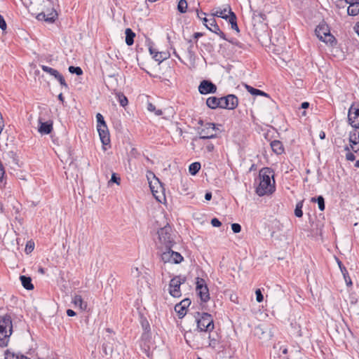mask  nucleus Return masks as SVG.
<instances>
[{"label": "nucleus", "mask_w": 359, "mask_h": 359, "mask_svg": "<svg viewBox=\"0 0 359 359\" xmlns=\"http://www.w3.org/2000/svg\"><path fill=\"white\" fill-rule=\"evenodd\" d=\"M100 140L103 145H108L110 143V136L107 125H102L97 128Z\"/></svg>", "instance_id": "13"}, {"label": "nucleus", "mask_w": 359, "mask_h": 359, "mask_svg": "<svg viewBox=\"0 0 359 359\" xmlns=\"http://www.w3.org/2000/svg\"><path fill=\"white\" fill-rule=\"evenodd\" d=\"M316 35L322 41L332 43L334 40L333 36L330 34L327 25L320 24L315 30Z\"/></svg>", "instance_id": "8"}, {"label": "nucleus", "mask_w": 359, "mask_h": 359, "mask_svg": "<svg viewBox=\"0 0 359 359\" xmlns=\"http://www.w3.org/2000/svg\"><path fill=\"white\" fill-rule=\"evenodd\" d=\"M41 68L42 69V70L43 72L50 74L51 76H53L55 78L59 74V72L57 71L56 69H53V68L49 67L46 66V65H41Z\"/></svg>", "instance_id": "35"}, {"label": "nucleus", "mask_w": 359, "mask_h": 359, "mask_svg": "<svg viewBox=\"0 0 359 359\" xmlns=\"http://www.w3.org/2000/svg\"><path fill=\"white\" fill-rule=\"evenodd\" d=\"M141 325L144 331V334L150 332L151 328L149 321L146 318H142L141 319Z\"/></svg>", "instance_id": "37"}, {"label": "nucleus", "mask_w": 359, "mask_h": 359, "mask_svg": "<svg viewBox=\"0 0 359 359\" xmlns=\"http://www.w3.org/2000/svg\"><path fill=\"white\" fill-rule=\"evenodd\" d=\"M354 29L359 36V22L355 25Z\"/></svg>", "instance_id": "64"}, {"label": "nucleus", "mask_w": 359, "mask_h": 359, "mask_svg": "<svg viewBox=\"0 0 359 359\" xmlns=\"http://www.w3.org/2000/svg\"><path fill=\"white\" fill-rule=\"evenodd\" d=\"M36 18L39 20H44L46 21V19L47 18H46V13L42 12V13H40L37 15L36 16Z\"/></svg>", "instance_id": "55"}, {"label": "nucleus", "mask_w": 359, "mask_h": 359, "mask_svg": "<svg viewBox=\"0 0 359 359\" xmlns=\"http://www.w3.org/2000/svg\"><path fill=\"white\" fill-rule=\"evenodd\" d=\"M208 340L209 341L208 345H205V347H210L214 350H216L217 348H219L220 345V339L218 334H211L209 332Z\"/></svg>", "instance_id": "18"}, {"label": "nucleus", "mask_w": 359, "mask_h": 359, "mask_svg": "<svg viewBox=\"0 0 359 359\" xmlns=\"http://www.w3.org/2000/svg\"><path fill=\"white\" fill-rule=\"evenodd\" d=\"M203 35V34L201 32H196V33H194L193 36L195 39L197 40L199 37H201Z\"/></svg>", "instance_id": "61"}, {"label": "nucleus", "mask_w": 359, "mask_h": 359, "mask_svg": "<svg viewBox=\"0 0 359 359\" xmlns=\"http://www.w3.org/2000/svg\"><path fill=\"white\" fill-rule=\"evenodd\" d=\"M142 272L137 266H133L131 268L130 274L133 278H139L141 275Z\"/></svg>", "instance_id": "43"}, {"label": "nucleus", "mask_w": 359, "mask_h": 359, "mask_svg": "<svg viewBox=\"0 0 359 359\" xmlns=\"http://www.w3.org/2000/svg\"><path fill=\"white\" fill-rule=\"evenodd\" d=\"M336 260H337V264L340 269V271H341V273L343 274V276H344V278L346 285L348 287H351L353 285V283H352L351 277L348 275L346 268L344 266V264L339 260V258L336 257Z\"/></svg>", "instance_id": "19"}, {"label": "nucleus", "mask_w": 359, "mask_h": 359, "mask_svg": "<svg viewBox=\"0 0 359 359\" xmlns=\"http://www.w3.org/2000/svg\"><path fill=\"white\" fill-rule=\"evenodd\" d=\"M55 79H56L60 82V85H61L62 86H64V87H65V88H68V85H67V83H66V81H65V79H64L63 76H62L61 74H60V73H59V74L56 76Z\"/></svg>", "instance_id": "46"}, {"label": "nucleus", "mask_w": 359, "mask_h": 359, "mask_svg": "<svg viewBox=\"0 0 359 359\" xmlns=\"http://www.w3.org/2000/svg\"><path fill=\"white\" fill-rule=\"evenodd\" d=\"M197 316H195L196 321L197 323V330L199 332H211L214 327V320L212 316L205 312L196 313Z\"/></svg>", "instance_id": "4"}, {"label": "nucleus", "mask_w": 359, "mask_h": 359, "mask_svg": "<svg viewBox=\"0 0 359 359\" xmlns=\"http://www.w3.org/2000/svg\"><path fill=\"white\" fill-rule=\"evenodd\" d=\"M198 91L202 95L215 93L217 91V86L210 81L203 80L198 86Z\"/></svg>", "instance_id": "11"}, {"label": "nucleus", "mask_w": 359, "mask_h": 359, "mask_svg": "<svg viewBox=\"0 0 359 359\" xmlns=\"http://www.w3.org/2000/svg\"><path fill=\"white\" fill-rule=\"evenodd\" d=\"M231 13H233L231 11V6L227 4L224 6V8H217L216 11L212 13L213 16L222 18L227 20L229 19V16L231 15Z\"/></svg>", "instance_id": "16"}, {"label": "nucleus", "mask_w": 359, "mask_h": 359, "mask_svg": "<svg viewBox=\"0 0 359 359\" xmlns=\"http://www.w3.org/2000/svg\"><path fill=\"white\" fill-rule=\"evenodd\" d=\"M186 277L176 276L172 278L169 283V293L173 297L181 296L180 285L186 282Z\"/></svg>", "instance_id": "7"}, {"label": "nucleus", "mask_w": 359, "mask_h": 359, "mask_svg": "<svg viewBox=\"0 0 359 359\" xmlns=\"http://www.w3.org/2000/svg\"><path fill=\"white\" fill-rule=\"evenodd\" d=\"M228 22L231 24L232 29L236 30L237 32H239V28L237 25V18L234 13H231V15L229 16Z\"/></svg>", "instance_id": "28"}, {"label": "nucleus", "mask_w": 359, "mask_h": 359, "mask_svg": "<svg viewBox=\"0 0 359 359\" xmlns=\"http://www.w3.org/2000/svg\"><path fill=\"white\" fill-rule=\"evenodd\" d=\"M161 251L162 252L161 255V260L164 263L180 264L184 259L181 254L173 251L172 248H169V249L168 248H164Z\"/></svg>", "instance_id": "6"}, {"label": "nucleus", "mask_w": 359, "mask_h": 359, "mask_svg": "<svg viewBox=\"0 0 359 359\" xmlns=\"http://www.w3.org/2000/svg\"><path fill=\"white\" fill-rule=\"evenodd\" d=\"M217 136L215 133V125L212 123H207L205 124L204 128L199 132V136L195 137L192 139L191 145L192 149H194L197 145H201L202 140H208L215 138Z\"/></svg>", "instance_id": "5"}, {"label": "nucleus", "mask_w": 359, "mask_h": 359, "mask_svg": "<svg viewBox=\"0 0 359 359\" xmlns=\"http://www.w3.org/2000/svg\"><path fill=\"white\" fill-rule=\"evenodd\" d=\"M177 10L181 13H184L187 10V2L186 0H180L177 5Z\"/></svg>", "instance_id": "36"}, {"label": "nucleus", "mask_w": 359, "mask_h": 359, "mask_svg": "<svg viewBox=\"0 0 359 359\" xmlns=\"http://www.w3.org/2000/svg\"><path fill=\"white\" fill-rule=\"evenodd\" d=\"M201 169V163L199 162H194L190 164L189 171L191 175H195Z\"/></svg>", "instance_id": "31"}, {"label": "nucleus", "mask_w": 359, "mask_h": 359, "mask_svg": "<svg viewBox=\"0 0 359 359\" xmlns=\"http://www.w3.org/2000/svg\"><path fill=\"white\" fill-rule=\"evenodd\" d=\"M205 198L207 201H210L212 198V194L210 192H207L205 195Z\"/></svg>", "instance_id": "62"}, {"label": "nucleus", "mask_w": 359, "mask_h": 359, "mask_svg": "<svg viewBox=\"0 0 359 359\" xmlns=\"http://www.w3.org/2000/svg\"><path fill=\"white\" fill-rule=\"evenodd\" d=\"M201 15H205V13H203V12H202V11H201V12H200V11H198L197 10V17L203 21V25H205V24H206V25H208L210 27V23L211 22H210V21H209V20H210V19H208V18H206L205 17L202 18V17L201 16Z\"/></svg>", "instance_id": "42"}, {"label": "nucleus", "mask_w": 359, "mask_h": 359, "mask_svg": "<svg viewBox=\"0 0 359 359\" xmlns=\"http://www.w3.org/2000/svg\"><path fill=\"white\" fill-rule=\"evenodd\" d=\"M34 243L32 242V241H29L26 244L25 250V252L27 254H29L34 250Z\"/></svg>", "instance_id": "45"}, {"label": "nucleus", "mask_w": 359, "mask_h": 359, "mask_svg": "<svg viewBox=\"0 0 359 359\" xmlns=\"http://www.w3.org/2000/svg\"><path fill=\"white\" fill-rule=\"evenodd\" d=\"M309 102H302V105H301V107H302V109H306V108H308V107H309Z\"/></svg>", "instance_id": "63"}, {"label": "nucleus", "mask_w": 359, "mask_h": 359, "mask_svg": "<svg viewBox=\"0 0 359 359\" xmlns=\"http://www.w3.org/2000/svg\"><path fill=\"white\" fill-rule=\"evenodd\" d=\"M149 51L151 55H152V57L154 56V55L155 54V52H158L156 49H154L153 48L152 46H149Z\"/></svg>", "instance_id": "60"}, {"label": "nucleus", "mask_w": 359, "mask_h": 359, "mask_svg": "<svg viewBox=\"0 0 359 359\" xmlns=\"http://www.w3.org/2000/svg\"><path fill=\"white\" fill-rule=\"evenodd\" d=\"M273 171L269 168H262L259 171L258 177L255 179L254 185L255 193L259 196L272 194L276 191V182Z\"/></svg>", "instance_id": "1"}, {"label": "nucleus", "mask_w": 359, "mask_h": 359, "mask_svg": "<svg viewBox=\"0 0 359 359\" xmlns=\"http://www.w3.org/2000/svg\"><path fill=\"white\" fill-rule=\"evenodd\" d=\"M271 147L276 154H281L284 151L283 145L278 140H273L271 142Z\"/></svg>", "instance_id": "22"}, {"label": "nucleus", "mask_w": 359, "mask_h": 359, "mask_svg": "<svg viewBox=\"0 0 359 359\" xmlns=\"http://www.w3.org/2000/svg\"><path fill=\"white\" fill-rule=\"evenodd\" d=\"M179 304L182 305V306H183L184 308L187 309L191 304V300L187 298L181 301Z\"/></svg>", "instance_id": "50"}, {"label": "nucleus", "mask_w": 359, "mask_h": 359, "mask_svg": "<svg viewBox=\"0 0 359 359\" xmlns=\"http://www.w3.org/2000/svg\"><path fill=\"white\" fill-rule=\"evenodd\" d=\"M67 315L69 317H72L76 316V312L72 309H67Z\"/></svg>", "instance_id": "59"}, {"label": "nucleus", "mask_w": 359, "mask_h": 359, "mask_svg": "<svg viewBox=\"0 0 359 359\" xmlns=\"http://www.w3.org/2000/svg\"><path fill=\"white\" fill-rule=\"evenodd\" d=\"M175 311L177 313L179 318H182L187 314V309L184 308L180 304H177L175 306Z\"/></svg>", "instance_id": "30"}, {"label": "nucleus", "mask_w": 359, "mask_h": 359, "mask_svg": "<svg viewBox=\"0 0 359 359\" xmlns=\"http://www.w3.org/2000/svg\"><path fill=\"white\" fill-rule=\"evenodd\" d=\"M312 202H317L318 208L323 211L325 210V199L322 196H318V198H312L311 200Z\"/></svg>", "instance_id": "34"}, {"label": "nucleus", "mask_w": 359, "mask_h": 359, "mask_svg": "<svg viewBox=\"0 0 359 359\" xmlns=\"http://www.w3.org/2000/svg\"><path fill=\"white\" fill-rule=\"evenodd\" d=\"M245 88H246V90L251 94V95H262V96H264V97H270L269 95L267 94L266 93L261 90H259V89H257V88H255L248 84H245Z\"/></svg>", "instance_id": "23"}, {"label": "nucleus", "mask_w": 359, "mask_h": 359, "mask_svg": "<svg viewBox=\"0 0 359 359\" xmlns=\"http://www.w3.org/2000/svg\"><path fill=\"white\" fill-rule=\"evenodd\" d=\"M4 174H5V170H4V166L1 163V162L0 161V182H2Z\"/></svg>", "instance_id": "54"}, {"label": "nucleus", "mask_w": 359, "mask_h": 359, "mask_svg": "<svg viewBox=\"0 0 359 359\" xmlns=\"http://www.w3.org/2000/svg\"><path fill=\"white\" fill-rule=\"evenodd\" d=\"M168 57V55L166 53L164 52H155V54L153 56V58L158 62L159 63L162 62L165 60Z\"/></svg>", "instance_id": "29"}, {"label": "nucleus", "mask_w": 359, "mask_h": 359, "mask_svg": "<svg viewBox=\"0 0 359 359\" xmlns=\"http://www.w3.org/2000/svg\"><path fill=\"white\" fill-rule=\"evenodd\" d=\"M227 41L229 43H231V44L237 46L239 48H241V49H245L246 48V46L244 43L240 42L239 41H238L236 39H233V38H231L230 39H228Z\"/></svg>", "instance_id": "39"}, {"label": "nucleus", "mask_w": 359, "mask_h": 359, "mask_svg": "<svg viewBox=\"0 0 359 359\" xmlns=\"http://www.w3.org/2000/svg\"><path fill=\"white\" fill-rule=\"evenodd\" d=\"M69 72L72 74H76L78 76H80L83 74V71L79 67L70 66L69 67Z\"/></svg>", "instance_id": "41"}, {"label": "nucleus", "mask_w": 359, "mask_h": 359, "mask_svg": "<svg viewBox=\"0 0 359 359\" xmlns=\"http://www.w3.org/2000/svg\"><path fill=\"white\" fill-rule=\"evenodd\" d=\"M147 110L154 112L157 116H160L163 114L161 109H156V107L152 103H148Z\"/></svg>", "instance_id": "40"}, {"label": "nucleus", "mask_w": 359, "mask_h": 359, "mask_svg": "<svg viewBox=\"0 0 359 359\" xmlns=\"http://www.w3.org/2000/svg\"><path fill=\"white\" fill-rule=\"evenodd\" d=\"M233 233H239L241 231V226H231Z\"/></svg>", "instance_id": "57"}, {"label": "nucleus", "mask_w": 359, "mask_h": 359, "mask_svg": "<svg viewBox=\"0 0 359 359\" xmlns=\"http://www.w3.org/2000/svg\"><path fill=\"white\" fill-rule=\"evenodd\" d=\"M196 290L203 302H207L210 299L209 290L204 279L197 278Z\"/></svg>", "instance_id": "9"}, {"label": "nucleus", "mask_w": 359, "mask_h": 359, "mask_svg": "<svg viewBox=\"0 0 359 359\" xmlns=\"http://www.w3.org/2000/svg\"><path fill=\"white\" fill-rule=\"evenodd\" d=\"M72 302L75 306H79L81 311H86L88 307V304L84 302L82 297L80 294H74Z\"/></svg>", "instance_id": "20"}, {"label": "nucleus", "mask_w": 359, "mask_h": 359, "mask_svg": "<svg viewBox=\"0 0 359 359\" xmlns=\"http://www.w3.org/2000/svg\"><path fill=\"white\" fill-rule=\"evenodd\" d=\"M119 103L122 107H125L128 104V99L123 94H119L118 95Z\"/></svg>", "instance_id": "47"}, {"label": "nucleus", "mask_w": 359, "mask_h": 359, "mask_svg": "<svg viewBox=\"0 0 359 359\" xmlns=\"http://www.w3.org/2000/svg\"><path fill=\"white\" fill-rule=\"evenodd\" d=\"M207 106L212 109H217L218 107L221 108V100L220 97L218 98L217 97H210L206 100Z\"/></svg>", "instance_id": "21"}, {"label": "nucleus", "mask_w": 359, "mask_h": 359, "mask_svg": "<svg viewBox=\"0 0 359 359\" xmlns=\"http://www.w3.org/2000/svg\"><path fill=\"white\" fill-rule=\"evenodd\" d=\"M355 158V155L352 152H346V159L347 161H353Z\"/></svg>", "instance_id": "53"}, {"label": "nucleus", "mask_w": 359, "mask_h": 359, "mask_svg": "<svg viewBox=\"0 0 359 359\" xmlns=\"http://www.w3.org/2000/svg\"><path fill=\"white\" fill-rule=\"evenodd\" d=\"M221 108L233 110L238 107V99L233 94H229L226 96L220 97Z\"/></svg>", "instance_id": "10"}, {"label": "nucleus", "mask_w": 359, "mask_h": 359, "mask_svg": "<svg viewBox=\"0 0 359 359\" xmlns=\"http://www.w3.org/2000/svg\"><path fill=\"white\" fill-rule=\"evenodd\" d=\"M189 43V46L187 48V55L191 61H195L196 59V53L194 50V43L191 39L187 41Z\"/></svg>", "instance_id": "27"}, {"label": "nucleus", "mask_w": 359, "mask_h": 359, "mask_svg": "<svg viewBox=\"0 0 359 359\" xmlns=\"http://www.w3.org/2000/svg\"><path fill=\"white\" fill-rule=\"evenodd\" d=\"M150 188H151V190L153 193V195L156 198L157 201L161 202V198H164V196H161L160 195H158V190H154V187L152 186V185H150Z\"/></svg>", "instance_id": "49"}, {"label": "nucleus", "mask_w": 359, "mask_h": 359, "mask_svg": "<svg viewBox=\"0 0 359 359\" xmlns=\"http://www.w3.org/2000/svg\"><path fill=\"white\" fill-rule=\"evenodd\" d=\"M13 333V321L8 313L0 316V346L6 347Z\"/></svg>", "instance_id": "3"}, {"label": "nucleus", "mask_w": 359, "mask_h": 359, "mask_svg": "<svg viewBox=\"0 0 359 359\" xmlns=\"http://www.w3.org/2000/svg\"><path fill=\"white\" fill-rule=\"evenodd\" d=\"M210 224H222V223L217 218L215 217L211 219Z\"/></svg>", "instance_id": "58"}, {"label": "nucleus", "mask_w": 359, "mask_h": 359, "mask_svg": "<svg viewBox=\"0 0 359 359\" xmlns=\"http://www.w3.org/2000/svg\"><path fill=\"white\" fill-rule=\"evenodd\" d=\"M158 246L160 250L164 248H172L175 244L176 233L172 226H163L158 230Z\"/></svg>", "instance_id": "2"}, {"label": "nucleus", "mask_w": 359, "mask_h": 359, "mask_svg": "<svg viewBox=\"0 0 359 359\" xmlns=\"http://www.w3.org/2000/svg\"><path fill=\"white\" fill-rule=\"evenodd\" d=\"M209 21L211 22L210 23V27L208 25L205 24L206 28L208 29L210 32L219 36V37L222 38V39L226 41L228 40V39L226 37L225 34L219 29V27L217 24L215 19L212 18H210Z\"/></svg>", "instance_id": "14"}, {"label": "nucleus", "mask_w": 359, "mask_h": 359, "mask_svg": "<svg viewBox=\"0 0 359 359\" xmlns=\"http://www.w3.org/2000/svg\"><path fill=\"white\" fill-rule=\"evenodd\" d=\"M214 144H212V143H208L206 146H205V149L208 152H212L213 150H214Z\"/></svg>", "instance_id": "56"}, {"label": "nucleus", "mask_w": 359, "mask_h": 359, "mask_svg": "<svg viewBox=\"0 0 359 359\" xmlns=\"http://www.w3.org/2000/svg\"><path fill=\"white\" fill-rule=\"evenodd\" d=\"M0 28L2 30H5L6 29V22L1 15H0Z\"/></svg>", "instance_id": "52"}, {"label": "nucleus", "mask_w": 359, "mask_h": 359, "mask_svg": "<svg viewBox=\"0 0 359 359\" xmlns=\"http://www.w3.org/2000/svg\"><path fill=\"white\" fill-rule=\"evenodd\" d=\"M348 140L352 151L357 153L359 151V132L356 130L350 132Z\"/></svg>", "instance_id": "15"}, {"label": "nucleus", "mask_w": 359, "mask_h": 359, "mask_svg": "<svg viewBox=\"0 0 359 359\" xmlns=\"http://www.w3.org/2000/svg\"><path fill=\"white\" fill-rule=\"evenodd\" d=\"M126 43L128 46H131L134 43V38L135 34L132 31L131 29L127 28L126 29Z\"/></svg>", "instance_id": "25"}, {"label": "nucleus", "mask_w": 359, "mask_h": 359, "mask_svg": "<svg viewBox=\"0 0 359 359\" xmlns=\"http://www.w3.org/2000/svg\"><path fill=\"white\" fill-rule=\"evenodd\" d=\"M347 13L349 15L355 16L359 13V2L351 4L347 9Z\"/></svg>", "instance_id": "26"}, {"label": "nucleus", "mask_w": 359, "mask_h": 359, "mask_svg": "<svg viewBox=\"0 0 359 359\" xmlns=\"http://www.w3.org/2000/svg\"><path fill=\"white\" fill-rule=\"evenodd\" d=\"M348 119L353 128H359V109L351 107L348 110Z\"/></svg>", "instance_id": "12"}, {"label": "nucleus", "mask_w": 359, "mask_h": 359, "mask_svg": "<svg viewBox=\"0 0 359 359\" xmlns=\"http://www.w3.org/2000/svg\"><path fill=\"white\" fill-rule=\"evenodd\" d=\"M256 300L257 302L261 303L264 300V296L260 289H257L255 291Z\"/></svg>", "instance_id": "48"}, {"label": "nucleus", "mask_w": 359, "mask_h": 359, "mask_svg": "<svg viewBox=\"0 0 359 359\" xmlns=\"http://www.w3.org/2000/svg\"><path fill=\"white\" fill-rule=\"evenodd\" d=\"M20 355L7 349L4 351V359H20Z\"/></svg>", "instance_id": "32"}, {"label": "nucleus", "mask_w": 359, "mask_h": 359, "mask_svg": "<svg viewBox=\"0 0 359 359\" xmlns=\"http://www.w3.org/2000/svg\"><path fill=\"white\" fill-rule=\"evenodd\" d=\"M120 181H121L120 177H117L116 173H113L111 175V178L110 180V182H114V183H116L117 184H120Z\"/></svg>", "instance_id": "51"}, {"label": "nucleus", "mask_w": 359, "mask_h": 359, "mask_svg": "<svg viewBox=\"0 0 359 359\" xmlns=\"http://www.w3.org/2000/svg\"><path fill=\"white\" fill-rule=\"evenodd\" d=\"M57 17V13L55 9H52L50 12L46 14V22L49 23H53L55 22V19Z\"/></svg>", "instance_id": "33"}, {"label": "nucleus", "mask_w": 359, "mask_h": 359, "mask_svg": "<svg viewBox=\"0 0 359 359\" xmlns=\"http://www.w3.org/2000/svg\"><path fill=\"white\" fill-rule=\"evenodd\" d=\"M302 207H303V202L302 201H300V202H298L296 205V208H295V210H294V215L297 217H301L303 215V212H302Z\"/></svg>", "instance_id": "38"}, {"label": "nucleus", "mask_w": 359, "mask_h": 359, "mask_svg": "<svg viewBox=\"0 0 359 359\" xmlns=\"http://www.w3.org/2000/svg\"><path fill=\"white\" fill-rule=\"evenodd\" d=\"M53 130V123L51 121L42 122L41 119H39L38 131L41 135H48Z\"/></svg>", "instance_id": "17"}, {"label": "nucleus", "mask_w": 359, "mask_h": 359, "mask_svg": "<svg viewBox=\"0 0 359 359\" xmlns=\"http://www.w3.org/2000/svg\"><path fill=\"white\" fill-rule=\"evenodd\" d=\"M20 279L22 286L26 290H31L34 289V285L32 283V279L30 277L26 276H20Z\"/></svg>", "instance_id": "24"}, {"label": "nucleus", "mask_w": 359, "mask_h": 359, "mask_svg": "<svg viewBox=\"0 0 359 359\" xmlns=\"http://www.w3.org/2000/svg\"><path fill=\"white\" fill-rule=\"evenodd\" d=\"M96 118L97 122V128L102 126V125H107L106 122L104 121V117L101 114L97 113L96 115Z\"/></svg>", "instance_id": "44"}]
</instances>
